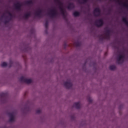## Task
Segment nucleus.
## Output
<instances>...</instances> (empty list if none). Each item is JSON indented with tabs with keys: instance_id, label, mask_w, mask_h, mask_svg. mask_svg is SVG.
Instances as JSON below:
<instances>
[{
	"instance_id": "b1692460",
	"label": "nucleus",
	"mask_w": 128,
	"mask_h": 128,
	"mask_svg": "<svg viewBox=\"0 0 128 128\" xmlns=\"http://www.w3.org/2000/svg\"><path fill=\"white\" fill-rule=\"evenodd\" d=\"M81 44H80V42L78 41L74 42V46H80Z\"/></svg>"
},
{
	"instance_id": "cd10ccee",
	"label": "nucleus",
	"mask_w": 128,
	"mask_h": 128,
	"mask_svg": "<svg viewBox=\"0 0 128 128\" xmlns=\"http://www.w3.org/2000/svg\"><path fill=\"white\" fill-rule=\"evenodd\" d=\"M88 100L90 104L92 102V100L91 98L90 97L88 98Z\"/></svg>"
},
{
	"instance_id": "c9c22d12",
	"label": "nucleus",
	"mask_w": 128,
	"mask_h": 128,
	"mask_svg": "<svg viewBox=\"0 0 128 128\" xmlns=\"http://www.w3.org/2000/svg\"><path fill=\"white\" fill-rule=\"evenodd\" d=\"M115 48H116V46H115Z\"/></svg>"
},
{
	"instance_id": "4468645a",
	"label": "nucleus",
	"mask_w": 128,
	"mask_h": 128,
	"mask_svg": "<svg viewBox=\"0 0 128 128\" xmlns=\"http://www.w3.org/2000/svg\"><path fill=\"white\" fill-rule=\"evenodd\" d=\"M74 108H76L78 110L80 108V102H75L74 104Z\"/></svg>"
},
{
	"instance_id": "2eb2a0df",
	"label": "nucleus",
	"mask_w": 128,
	"mask_h": 128,
	"mask_svg": "<svg viewBox=\"0 0 128 128\" xmlns=\"http://www.w3.org/2000/svg\"><path fill=\"white\" fill-rule=\"evenodd\" d=\"M30 16H31L30 12L26 13V14H25L24 16V18L25 20H28V18H30Z\"/></svg>"
},
{
	"instance_id": "0eeeda50",
	"label": "nucleus",
	"mask_w": 128,
	"mask_h": 128,
	"mask_svg": "<svg viewBox=\"0 0 128 128\" xmlns=\"http://www.w3.org/2000/svg\"><path fill=\"white\" fill-rule=\"evenodd\" d=\"M51 13H48V16H50L51 18H56L58 16V10L56 8L50 10Z\"/></svg>"
},
{
	"instance_id": "f257e3e1",
	"label": "nucleus",
	"mask_w": 128,
	"mask_h": 128,
	"mask_svg": "<svg viewBox=\"0 0 128 128\" xmlns=\"http://www.w3.org/2000/svg\"><path fill=\"white\" fill-rule=\"evenodd\" d=\"M106 33L105 35L104 36L101 34L99 36V40L102 42L104 40H110V29H108V28H106Z\"/></svg>"
},
{
	"instance_id": "9b49d317",
	"label": "nucleus",
	"mask_w": 128,
	"mask_h": 128,
	"mask_svg": "<svg viewBox=\"0 0 128 128\" xmlns=\"http://www.w3.org/2000/svg\"><path fill=\"white\" fill-rule=\"evenodd\" d=\"M8 115L10 118L9 121L10 122H14V112H9L8 113Z\"/></svg>"
},
{
	"instance_id": "f3484780",
	"label": "nucleus",
	"mask_w": 128,
	"mask_h": 128,
	"mask_svg": "<svg viewBox=\"0 0 128 128\" xmlns=\"http://www.w3.org/2000/svg\"><path fill=\"white\" fill-rule=\"evenodd\" d=\"M44 26H45V28H46V32H48V20H46Z\"/></svg>"
},
{
	"instance_id": "a211bd4d",
	"label": "nucleus",
	"mask_w": 128,
	"mask_h": 128,
	"mask_svg": "<svg viewBox=\"0 0 128 128\" xmlns=\"http://www.w3.org/2000/svg\"><path fill=\"white\" fill-rule=\"evenodd\" d=\"M32 4H34V2L32 0H28L24 2V4H28V6Z\"/></svg>"
},
{
	"instance_id": "39448f33",
	"label": "nucleus",
	"mask_w": 128,
	"mask_h": 128,
	"mask_svg": "<svg viewBox=\"0 0 128 128\" xmlns=\"http://www.w3.org/2000/svg\"><path fill=\"white\" fill-rule=\"evenodd\" d=\"M0 98H1V100H8V92L0 93Z\"/></svg>"
},
{
	"instance_id": "393cba45",
	"label": "nucleus",
	"mask_w": 128,
	"mask_h": 128,
	"mask_svg": "<svg viewBox=\"0 0 128 128\" xmlns=\"http://www.w3.org/2000/svg\"><path fill=\"white\" fill-rule=\"evenodd\" d=\"M12 64H14V62L12 60H10V63L8 64L9 68H12Z\"/></svg>"
},
{
	"instance_id": "f704fd0d",
	"label": "nucleus",
	"mask_w": 128,
	"mask_h": 128,
	"mask_svg": "<svg viewBox=\"0 0 128 128\" xmlns=\"http://www.w3.org/2000/svg\"><path fill=\"white\" fill-rule=\"evenodd\" d=\"M86 63H85L84 64H86Z\"/></svg>"
},
{
	"instance_id": "f8f14e48",
	"label": "nucleus",
	"mask_w": 128,
	"mask_h": 128,
	"mask_svg": "<svg viewBox=\"0 0 128 128\" xmlns=\"http://www.w3.org/2000/svg\"><path fill=\"white\" fill-rule=\"evenodd\" d=\"M60 10L62 16L64 18H66V13L64 12V7L60 6Z\"/></svg>"
},
{
	"instance_id": "f03ea898",
	"label": "nucleus",
	"mask_w": 128,
	"mask_h": 128,
	"mask_svg": "<svg viewBox=\"0 0 128 128\" xmlns=\"http://www.w3.org/2000/svg\"><path fill=\"white\" fill-rule=\"evenodd\" d=\"M124 62V55H119L117 58L116 63L118 64H122Z\"/></svg>"
},
{
	"instance_id": "6e6552de",
	"label": "nucleus",
	"mask_w": 128,
	"mask_h": 128,
	"mask_svg": "<svg viewBox=\"0 0 128 128\" xmlns=\"http://www.w3.org/2000/svg\"><path fill=\"white\" fill-rule=\"evenodd\" d=\"M94 14L95 16H100V9L98 8H96L94 10Z\"/></svg>"
},
{
	"instance_id": "412c9836",
	"label": "nucleus",
	"mask_w": 128,
	"mask_h": 128,
	"mask_svg": "<svg viewBox=\"0 0 128 128\" xmlns=\"http://www.w3.org/2000/svg\"><path fill=\"white\" fill-rule=\"evenodd\" d=\"M80 12L78 11H76L73 13V15L74 16L76 17V16H80Z\"/></svg>"
},
{
	"instance_id": "7c9ffc66",
	"label": "nucleus",
	"mask_w": 128,
	"mask_h": 128,
	"mask_svg": "<svg viewBox=\"0 0 128 128\" xmlns=\"http://www.w3.org/2000/svg\"><path fill=\"white\" fill-rule=\"evenodd\" d=\"M54 2H58V0H54Z\"/></svg>"
},
{
	"instance_id": "473e14b6",
	"label": "nucleus",
	"mask_w": 128,
	"mask_h": 128,
	"mask_svg": "<svg viewBox=\"0 0 128 128\" xmlns=\"http://www.w3.org/2000/svg\"><path fill=\"white\" fill-rule=\"evenodd\" d=\"M65 44V46H66V44Z\"/></svg>"
},
{
	"instance_id": "423d86ee",
	"label": "nucleus",
	"mask_w": 128,
	"mask_h": 128,
	"mask_svg": "<svg viewBox=\"0 0 128 128\" xmlns=\"http://www.w3.org/2000/svg\"><path fill=\"white\" fill-rule=\"evenodd\" d=\"M22 4L20 2H17L16 4H14V6L16 10H18V12L22 10Z\"/></svg>"
},
{
	"instance_id": "20e7f679",
	"label": "nucleus",
	"mask_w": 128,
	"mask_h": 128,
	"mask_svg": "<svg viewBox=\"0 0 128 128\" xmlns=\"http://www.w3.org/2000/svg\"><path fill=\"white\" fill-rule=\"evenodd\" d=\"M20 80L21 82H25V84H32V79H28L24 76L20 78Z\"/></svg>"
},
{
	"instance_id": "aec40b11",
	"label": "nucleus",
	"mask_w": 128,
	"mask_h": 128,
	"mask_svg": "<svg viewBox=\"0 0 128 128\" xmlns=\"http://www.w3.org/2000/svg\"><path fill=\"white\" fill-rule=\"evenodd\" d=\"M6 12L10 16V20H12V16H14V15H12V13H10V12L8 10L6 11Z\"/></svg>"
},
{
	"instance_id": "72a5a7b5",
	"label": "nucleus",
	"mask_w": 128,
	"mask_h": 128,
	"mask_svg": "<svg viewBox=\"0 0 128 128\" xmlns=\"http://www.w3.org/2000/svg\"><path fill=\"white\" fill-rule=\"evenodd\" d=\"M105 54H106V53H105Z\"/></svg>"
},
{
	"instance_id": "4be33fe9",
	"label": "nucleus",
	"mask_w": 128,
	"mask_h": 128,
	"mask_svg": "<svg viewBox=\"0 0 128 128\" xmlns=\"http://www.w3.org/2000/svg\"><path fill=\"white\" fill-rule=\"evenodd\" d=\"M88 0H78L79 4H86Z\"/></svg>"
},
{
	"instance_id": "c85d7f7f",
	"label": "nucleus",
	"mask_w": 128,
	"mask_h": 128,
	"mask_svg": "<svg viewBox=\"0 0 128 128\" xmlns=\"http://www.w3.org/2000/svg\"><path fill=\"white\" fill-rule=\"evenodd\" d=\"M8 18V16L6 17V14H3L2 16H1V18Z\"/></svg>"
},
{
	"instance_id": "7ed1b4c3",
	"label": "nucleus",
	"mask_w": 128,
	"mask_h": 128,
	"mask_svg": "<svg viewBox=\"0 0 128 128\" xmlns=\"http://www.w3.org/2000/svg\"><path fill=\"white\" fill-rule=\"evenodd\" d=\"M104 20L102 19H99L96 20L94 24L97 28H100L104 26Z\"/></svg>"
},
{
	"instance_id": "dca6fc26",
	"label": "nucleus",
	"mask_w": 128,
	"mask_h": 128,
	"mask_svg": "<svg viewBox=\"0 0 128 128\" xmlns=\"http://www.w3.org/2000/svg\"><path fill=\"white\" fill-rule=\"evenodd\" d=\"M122 20L123 22H124L125 24L128 26V20L126 19V17H123L122 18Z\"/></svg>"
},
{
	"instance_id": "bb28decb",
	"label": "nucleus",
	"mask_w": 128,
	"mask_h": 128,
	"mask_svg": "<svg viewBox=\"0 0 128 128\" xmlns=\"http://www.w3.org/2000/svg\"><path fill=\"white\" fill-rule=\"evenodd\" d=\"M10 22V19H8V20H5L4 22V24H8V22Z\"/></svg>"
},
{
	"instance_id": "1a4fd4ad",
	"label": "nucleus",
	"mask_w": 128,
	"mask_h": 128,
	"mask_svg": "<svg viewBox=\"0 0 128 128\" xmlns=\"http://www.w3.org/2000/svg\"><path fill=\"white\" fill-rule=\"evenodd\" d=\"M64 86L66 88H70L72 86V83L69 80L64 83Z\"/></svg>"
},
{
	"instance_id": "ddd939ff",
	"label": "nucleus",
	"mask_w": 128,
	"mask_h": 128,
	"mask_svg": "<svg viewBox=\"0 0 128 128\" xmlns=\"http://www.w3.org/2000/svg\"><path fill=\"white\" fill-rule=\"evenodd\" d=\"M68 10H72L74 8V3H69L67 6Z\"/></svg>"
},
{
	"instance_id": "9d476101",
	"label": "nucleus",
	"mask_w": 128,
	"mask_h": 128,
	"mask_svg": "<svg viewBox=\"0 0 128 128\" xmlns=\"http://www.w3.org/2000/svg\"><path fill=\"white\" fill-rule=\"evenodd\" d=\"M42 10L38 8V10L35 12V16H38V18H42Z\"/></svg>"
},
{
	"instance_id": "6ab92c4d",
	"label": "nucleus",
	"mask_w": 128,
	"mask_h": 128,
	"mask_svg": "<svg viewBox=\"0 0 128 128\" xmlns=\"http://www.w3.org/2000/svg\"><path fill=\"white\" fill-rule=\"evenodd\" d=\"M56 2H57V4H58L59 6V8H60V6L63 8V6H64V3H62V2L60 1V0H57Z\"/></svg>"
},
{
	"instance_id": "c756f323",
	"label": "nucleus",
	"mask_w": 128,
	"mask_h": 128,
	"mask_svg": "<svg viewBox=\"0 0 128 128\" xmlns=\"http://www.w3.org/2000/svg\"><path fill=\"white\" fill-rule=\"evenodd\" d=\"M41 112L42 111L40 110H38L36 111V114H40Z\"/></svg>"
},
{
	"instance_id": "5701e85b",
	"label": "nucleus",
	"mask_w": 128,
	"mask_h": 128,
	"mask_svg": "<svg viewBox=\"0 0 128 128\" xmlns=\"http://www.w3.org/2000/svg\"><path fill=\"white\" fill-rule=\"evenodd\" d=\"M116 66L114 65H112L109 67V68L110 70H116Z\"/></svg>"
},
{
	"instance_id": "2f4dec72",
	"label": "nucleus",
	"mask_w": 128,
	"mask_h": 128,
	"mask_svg": "<svg viewBox=\"0 0 128 128\" xmlns=\"http://www.w3.org/2000/svg\"><path fill=\"white\" fill-rule=\"evenodd\" d=\"M109 12H110V10H109Z\"/></svg>"
},
{
	"instance_id": "a878e982",
	"label": "nucleus",
	"mask_w": 128,
	"mask_h": 128,
	"mask_svg": "<svg viewBox=\"0 0 128 128\" xmlns=\"http://www.w3.org/2000/svg\"><path fill=\"white\" fill-rule=\"evenodd\" d=\"M8 66V64L6 62H3L1 64V66H2V68H4V66Z\"/></svg>"
}]
</instances>
